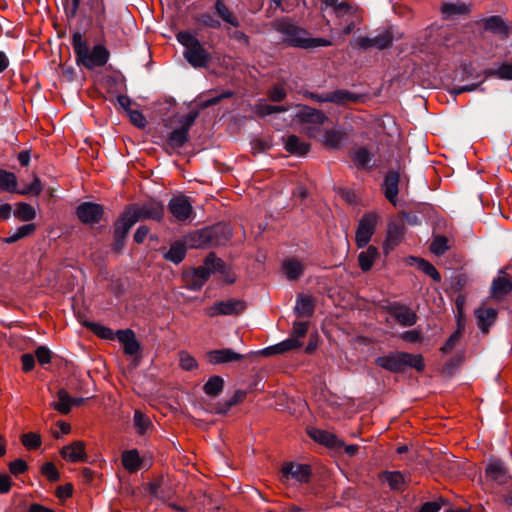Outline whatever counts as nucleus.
Segmentation results:
<instances>
[{
    "label": "nucleus",
    "mask_w": 512,
    "mask_h": 512,
    "mask_svg": "<svg viewBox=\"0 0 512 512\" xmlns=\"http://www.w3.org/2000/svg\"><path fill=\"white\" fill-rule=\"evenodd\" d=\"M0 190L17 193V178L14 173L0 169Z\"/></svg>",
    "instance_id": "47"
},
{
    "label": "nucleus",
    "mask_w": 512,
    "mask_h": 512,
    "mask_svg": "<svg viewBox=\"0 0 512 512\" xmlns=\"http://www.w3.org/2000/svg\"><path fill=\"white\" fill-rule=\"evenodd\" d=\"M406 232V227L403 222L392 221L388 224L387 238L384 244V251L389 252L397 246L403 239Z\"/></svg>",
    "instance_id": "25"
},
{
    "label": "nucleus",
    "mask_w": 512,
    "mask_h": 512,
    "mask_svg": "<svg viewBox=\"0 0 512 512\" xmlns=\"http://www.w3.org/2000/svg\"><path fill=\"white\" fill-rule=\"evenodd\" d=\"M61 456L69 462H86L85 443L83 441H74L70 445L64 446L60 450Z\"/></svg>",
    "instance_id": "28"
},
{
    "label": "nucleus",
    "mask_w": 512,
    "mask_h": 512,
    "mask_svg": "<svg viewBox=\"0 0 512 512\" xmlns=\"http://www.w3.org/2000/svg\"><path fill=\"white\" fill-rule=\"evenodd\" d=\"M163 484H164V476L160 475L154 481H151L147 484V489H148L150 496H152L154 498H159L163 502H166L167 497H166L164 491L160 490V488L163 486Z\"/></svg>",
    "instance_id": "56"
},
{
    "label": "nucleus",
    "mask_w": 512,
    "mask_h": 512,
    "mask_svg": "<svg viewBox=\"0 0 512 512\" xmlns=\"http://www.w3.org/2000/svg\"><path fill=\"white\" fill-rule=\"evenodd\" d=\"M379 256L378 248L370 245L368 248L358 255V264L360 269L363 272H368L371 270L374 261Z\"/></svg>",
    "instance_id": "39"
},
{
    "label": "nucleus",
    "mask_w": 512,
    "mask_h": 512,
    "mask_svg": "<svg viewBox=\"0 0 512 512\" xmlns=\"http://www.w3.org/2000/svg\"><path fill=\"white\" fill-rule=\"evenodd\" d=\"M303 346V342H296L294 339L287 338L284 341L275 345L266 347L257 353L263 356H271L276 354H284L288 351H292Z\"/></svg>",
    "instance_id": "32"
},
{
    "label": "nucleus",
    "mask_w": 512,
    "mask_h": 512,
    "mask_svg": "<svg viewBox=\"0 0 512 512\" xmlns=\"http://www.w3.org/2000/svg\"><path fill=\"white\" fill-rule=\"evenodd\" d=\"M208 247L225 245L232 237V229L228 223L218 222L205 227Z\"/></svg>",
    "instance_id": "14"
},
{
    "label": "nucleus",
    "mask_w": 512,
    "mask_h": 512,
    "mask_svg": "<svg viewBox=\"0 0 512 512\" xmlns=\"http://www.w3.org/2000/svg\"><path fill=\"white\" fill-rule=\"evenodd\" d=\"M307 434L314 441H316L328 448H331V449L338 450V449L342 448V446H344V442L342 440L338 439V437L335 434L330 433L325 430H322V429H318L315 427H309L307 429Z\"/></svg>",
    "instance_id": "20"
},
{
    "label": "nucleus",
    "mask_w": 512,
    "mask_h": 512,
    "mask_svg": "<svg viewBox=\"0 0 512 512\" xmlns=\"http://www.w3.org/2000/svg\"><path fill=\"white\" fill-rule=\"evenodd\" d=\"M206 264L212 266V273H220L224 277V282L233 284L236 281L234 274L221 258H218L215 253L211 252L206 256Z\"/></svg>",
    "instance_id": "27"
},
{
    "label": "nucleus",
    "mask_w": 512,
    "mask_h": 512,
    "mask_svg": "<svg viewBox=\"0 0 512 512\" xmlns=\"http://www.w3.org/2000/svg\"><path fill=\"white\" fill-rule=\"evenodd\" d=\"M378 222V216L375 213H366L359 220L356 230L355 241L358 248H365L370 242Z\"/></svg>",
    "instance_id": "10"
},
{
    "label": "nucleus",
    "mask_w": 512,
    "mask_h": 512,
    "mask_svg": "<svg viewBox=\"0 0 512 512\" xmlns=\"http://www.w3.org/2000/svg\"><path fill=\"white\" fill-rule=\"evenodd\" d=\"M314 307V301L310 296L300 294L297 296L294 311L298 317H311Z\"/></svg>",
    "instance_id": "38"
},
{
    "label": "nucleus",
    "mask_w": 512,
    "mask_h": 512,
    "mask_svg": "<svg viewBox=\"0 0 512 512\" xmlns=\"http://www.w3.org/2000/svg\"><path fill=\"white\" fill-rule=\"evenodd\" d=\"M450 249L448 239L444 235H435L430 245V250L436 256L444 255Z\"/></svg>",
    "instance_id": "55"
},
{
    "label": "nucleus",
    "mask_w": 512,
    "mask_h": 512,
    "mask_svg": "<svg viewBox=\"0 0 512 512\" xmlns=\"http://www.w3.org/2000/svg\"><path fill=\"white\" fill-rule=\"evenodd\" d=\"M14 216L22 221H31L36 217V211L30 204L20 202L14 210Z\"/></svg>",
    "instance_id": "54"
},
{
    "label": "nucleus",
    "mask_w": 512,
    "mask_h": 512,
    "mask_svg": "<svg viewBox=\"0 0 512 512\" xmlns=\"http://www.w3.org/2000/svg\"><path fill=\"white\" fill-rule=\"evenodd\" d=\"M75 213L81 223L93 226L100 223L105 211L103 205L86 201L76 207Z\"/></svg>",
    "instance_id": "12"
},
{
    "label": "nucleus",
    "mask_w": 512,
    "mask_h": 512,
    "mask_svg": "<svg viewBox=\"0 0 512 512\" xmlns=\"http://www.w3.org/2000/svg\"><path fill=\"white\" fill-rule=\"evenodd\" d=\"M413 208L426 223H432L437 218L436 209L429 203H418Z\"/></svg>",
    "instance_id": "52"
},
{
    "label": "nucleus",
    "mask_w": 512,
    "mask_h": 512,
    "mask_svg": "<svg viewBox=\"0 0 512 512\" xmlns=\"http://www.w3.org/2000/svg\"><path fill=\"white\" fill-rule=\"evenodd\" d=\"M288 111V107L284 105H270L264 100H260L255 105V112L261 117L269 116L275 113H285Z\"/></svg>",
    "instance_id": "48"
},
{
    "label": "nucleus",
    "mask_w": 512,
    "mask_h": 512,
    "mask_svg": "<svg viewBox=\"0 0 512 512\" xmlns=\"http://www.w3.org/2000/svg\"><path fill=\"white\" fill-rule=\"evenodd\" d=\"M206 233L205 228L193 231L183 238V243L185 244L187 250L188 249H198V248H206L208 247V243L206 241Z\"/></svg>",
    "instance_id": "37"
},
{
    "label": "nucleus",
    "mask_w": 512,
    "mask_h": 512,
    "mask_svg": "<svg viewBox=\"0 0 512 512\" xmlns=\"http://www.w3.org/2000/svg\"><path fill=\"white\" fill-rule=\"evenodd\" d=\"M71 44L75 54V61L79 67L94 70L105 66L110 58V51L102 43L95 44L92 48L80 31L72 34Z\"/></svg>",
    "instance_id": "1"
},
{
    "label": "nucleus",
    "mask_w": 512,
    "mask_h": 512,
    "mask_svg": "<svg viewBox=\"0 0 512 512\" xmlns=\"http://www.w3.org/2000/svg\"><path fill=\"white\" fill-rule=\"evenodd\" d=\"M382 476L392 490L400 491L402 489L404 476L400 471H384Z\"/></svg>",
    "instance_id": "53"
},
{
    "label": "nucleus",
    "mask_w": 512,
    "mask_h": 512,
    "mask_svg": "<svg viewBox=\"0 0 512 512\" xmlns=\"http://www.w3.org/2000/svg\"><path fill=\"white\" fill-rule=\"evenodd\" d=\"M187 248L182 240H177L170 245V248L163 254L165 260L173 264H180L186 257Z\"/></svg>",
    "instance_id": "34"
},
{
    "label": "nucleus",
    "mask_w": 512,
    "mask_h": 512,
    "mask_svg": "<svg viewBox=\"0 0 512 512\" xmlns=\"http://www.w3.org/2000/svg\"><path fill=\"white\" fill-rule=\"evenodd\" d=\"M167 209L177 222L185 223L194 218L192 200L186 195H175L170 198Z\"/></svg>",
    "instance_id": "7"
},
{
    "label": "nucleus",
    "mask_w": 512,
    "mask_h": 512,
    "mask_svg": "<svg viewBox=\"0 0 512 512\" xmlns=\"http://www.w3.org/2000/svg\"><path fill=\"white\" fill-rule=\"evenodd\" d=\"M247 392L245 390H236L235 393L226 401L218 402L214 411L216 414L225 415L235 405L241 403L246 398Z\"/></svg>",
    "instance_id": "36"
},
{
    "label": "nucleus",
    "mask_w": 512,
    "mask_h": 512,
    "mask_svg": "<svg viewBox=\"0 0 512 512\" xmlns=\"http://www.w3.org/2000/svg\"><path fill=\"white\" fill-rule=\"evenodd\" d=\"M474 316L477 320L478 328L483 334H487L498 317V311L495 308L482 305L475 309Z\"/></svg>",
    "instance_id": "21"
},
{
    "label": "nucleus",
    "mask_w": 512,
    "mask_h": 512,
    "mask_svg": "<svg viewBox=\"0 0 512 512\" xmlns=\"http://www.w3.org/2000/svg\"><path fill=\"white\" fill-rule=\"evenodd\" d=\"M85 4L90 12L89 19L103 32L107 20L104 0H87Z\"/></svg>",
    "instance_id": "23"
},
{
    "label": "nucleus",
    "mask_w": 512,
    "mask_h": 512,
    "mask_svg": "<svg viewBox=\"0 0 512 512\" xmlns=\"http://www.w3.org/2000/svg\"><path fill=\"white\" fill-rule=\"evenodd\" d=\"M282 269L286 277L291 281L298 280L304 273V266L294 258L285 260L282 264Z\"/></svg>",
    "instance_id": "42"
},
{
    "label": "nucleus",
    "mask_w": 512,
    "mask_h": 512,
    "mask_svg": "<svg viewBox=\"0 0 512 512\" xmlns=\"http://www.w3.org/2000/svg\"><path fill=\"white\" fill-rule=\"evenodd\" d=\"M374 363L390 372L403 373L407 368H414L418 372L425 369L424 358L421 354H412L403 351H391L386 355L379 356Z\"/></svg>",
    "instance_id": "3"
},
{
    "label": "nucleus",
    "mask_w": 512,
    "mask_h": 512,
    "mask_svg": "<svg viewBox=\"0 0 512 512\" xmlns=\"http://www.w3.org/2000/svg\"><path fill=\"white\" fill-rule=\"evenodd\" d=\"M312 476L311 466L308 464H300L287 462L281 469V480L288 481L290 478L295 479L299 483H308Z\"/></svg>",
    "instance_id": "15"
},
{
    "label": "nucleus",
    "mask_w": 512,
    "mask_h": 512,
    "mask_svg": "<svg viewBox=\"0 0 512 512\" xmlns=\"http://www.w3.org/2000/svg\"><path fill=\"white\" fill-rule=\"evenodd\" d=\"M117 340L123 345L124 353L130 356H136L141 351V345L136 335L131 329L118 330L116 332Z\"/></svg>",
    "instance_id": "22"
},
{
    "label": "nucleus",
    "mask_w": 512,
    "mask_h": 512,
    "mask_svg": "<svg viewBox=\"0 0 512 512\" xmlns=\"http://www.w3.org/2000/svg\"><path fill=\"white\" fill-rule=\"evenodd\" d=\"M400 180V173L396 170L390 169L384 176V180L381 186L385 198L393 206H397L398 203Z\"/></svg>",
    "instance_id": "16"
},
{
    "label": "nucleus",
    "mask_w": 512,
    "mask_h": 512,
    "mask_svg": "<svg viewBox=\"0 0 512 512\" xmlns=\"http://www.w3.org/2000/svg\"><path fill=\"white\" fill-rule=\"evenodd\" d=\"M57 401H54L51 406L61 414H68L71 411V396L64 389L60 388L56 394Z\"/></svg>",
    "instance_id": "44"
},
{
    "label": "nucleus",
    "mask_w": 512,
    "mask_h": 512,
    "mask_svg": "<svg viewBox=\"0 0 512 512\" xmlns=\"http://www.w3.org/2000/svg\"><path fill=\"white\" fill-rule=\"evenodd\" d=\"M176 39L185 47L184 58L193 68H207L209 66L212 56L197 38V32L179 31L176 34Z\"/></svg>",
    "instance_id": "4"
},
{
    "label": "nucleus",
    "mask_w": 512,
    "mask_h": 512,
    "mask_svg": "<svg viewBox=\"0 0 512 512\" xmlns=\"http://www.w3.org/2000/svg\"><path fill=\"white\" fill-rule=\"evenodd\" d=\"M195 21L198 25L213 29H219L221 23L219 20L214 18L210 13H202L195 17Z\"/></svg>",
    "instance_id": "59"
},
{
    "label": "nucleus",
    "mask_w": 512,
    "mask_h": 512,
    "mask_svg": "<svg viewBox=\"0 0 512 512\" xmlns=\"http://www.w3.org/2000/svg\"><path fill=\"white\" fill-rule=\"evenodd\" d=\"M134 426L140 436L145 435L153 427L151 420L140 410H135L133 416Z\"/></svg>",
    "instance_id": "50"
},
{
    "label": "nucleus",
    "mask_w": 512,
    "mask_h": 512,
    "mask_svg": "<svg viewBox=\"0 0 512 512\" xmlns=\"http://www.w3.org/2000/svg\"><path fill=\"white\" fill-rule=\"evenodd\" d=\"M21 442L29 450H36L42 444L40 434L34 432H28L23 434L21 436Z\"/></svg>",
    "instance_id": "58"
},
{
    "label": "nucleus",
    "mask_w": 512,
    "mask_h": 512,
    "mask_svg": "<svg viewBox=\"0 0 512 512\" xmlns=\"http://www.w3.org/2000/svg\"><path fill=\"white\" fill-rule=\"evenodd\" d=\"M417 266L422 272L430 276L435 282L441 281V275L438 270L429 261L419 258L417 259Z\"/></svg>",
    "instance_id": "57"
},
{
    "label": "nucleus",
    "mask_w": 512,
    "mask_h": 512,
    "mask_svg": "<svg viewBox=\"0 0 512 512\" xmlns=\"http://www.w3.org/2000/svg\"><path fill=\"white\" fill-rule=\"evenodd\" d=\"M212 274V266L206 264V258L202 266L190 268L182 274L185 287L190 291H199L209 280Z\"/></svg>",
    "instance_id": "8"
},
{
    "label": "nucleus",
    "mask_w": 512,
    "mask_h": 512,
    "mask_svg": "<svg viewBox=\"0 0 512 512\" xmlns=\"http://www.w3.org/2000/svg\"><path fill=\"white\" fill-rule=\"evenodd\" d=\"M395 39L392 28H387L376 36L358 37L355 39L356 46L361 50H368L370 48H377L384 50L392 46Z\"/></svg>",
    "instance_id": "9"
},
{
    "label": "nucleus",
    "mask_w": 512,
    "mask_h": 512,
    "mask_svg": "<svg viewBox=\"0 0 512 512\" xmlns=\"http://www.w3.org/2000/svg\"><path fill=\"white\" fill-rule=\"evenodd\" d=\"M478 25L486 32H490L499 36L501 39H506L509 36L510 28L506 21L499 15H492L481 19Z\"/></svg>",
    "instance_id": "17"
},
{
    "label": "nucleus",
    "mask_w": 512,
    "mask_h": 512,
    "mask_svg": "<svg viewBox=\"0 0 512 512\" xmlns=\"http://www.w3.org/2000/svg\"><path fill=\"white\" fill-rule=\"evenodd\" d=\"M189 140L190 135L188 132L180 128H176L169 133L167 145L172 149H179L182 148Z\"/></svg>",
    "instance_id": "45"
},
{
    "label": "nucleus",
    "mask_w": 512,
    "mask_h": 512,
    "mask_svg": "<svg viewBox=\"0 0 512 512\" xmlns=\"http://www.w3.org/2000/svg\"><path fill=\"white\" fill-rule=\"evenodd\" d=\"M512 292V279L503 275L495 277L491 283L490 294L492 298L502 299Z\"/></svg>",
    "instance_id": "30"
},
{
    "label": "nucleus",
    "mask_w": 512,
    "mask_h": 512,
    "mask_svg": "<svg viewBox=\"0 0 512 512\" xmlns=\"http://www.w3.org/2000/svg\"><path fill=\"white\" fill-rule=\"evenodd\" d=\"M347 139L345 132L341 130H325L323 135V143L327 148L340 149L343 147Z\"/></svg>",
    "instance_id": "35"
},
{
    "label": "nucleus",
    "mask_w": 512,
    "mask_h": 512,
    "mask_svg": "<svg viewBox=\"0 0 512 512\" xmlns=\"http://www.w3.org/2000/svg\"><path fill=\"white\" fill-rule=\"evenodd\" d=\"M274 29L280 33L282 42L288 47L300 49H314L328 47L332 42L325 38H313L311 33L288 19H280L274 23Z\"/></svg>",
    "instance_id": "2"
},
{
    "label": "nucleus",
    "mask_w": 512,
    "mask_h": 512,
    "mask_svg": "<svg viewBox=\"0 0 512 512\" xmlns=\"http://www.w3.org/2000/svg\"><path fill=\"white\" fill-rule=\"evenodd\" d=\"M41 473L50 481L57 482L60 480V473L52 462H46L41 467Z\"/></svg>",
    "instance_id": "64"
},
{
    "label": "nucleus",
    "mask_w": 512,
    "mask_h": 512,
    "mask_svg": "<svg viewBox=\"0 0 512 512\" xmlns=\"http://www.w3.org/2000/svg\"><path fill=\"white\" fill-rule=\"evenodd\" d=\"M247 308L245 301L235 298L216 301L212 306V316L239 315Z\"/></svg>",
    "instance_id": "18"
},
{
    "label": "nucleus",
    "mask_w": 512,
    "mask_h": 512,
    "mask_svg": "<svg viewBox=\"0 0 512 512\" xmlns=\"http://www.w3.org/2000/svg\"><path fill=\"white\" fill-rule=\"evenodd\" d=\"M207 358L211 364L219 365L234 361H241L245 358V356L235 352L231 348H223L209 351L207 353Z\"/></svg>",
    "instance_id": "24"
},
{
    "label": "nucleus",
    "mask_w": 512,
    "mask_h": 512,
    "mask_svg": "<svg viewBox=\"0 0 512 512\" xmlns=\"http://www.w3.org/2000/svg\"><path fill=\"white\" fill-rule=\"evenodd\" d=\"M224 385L225 381L221 376L213 375L203 385V391L207 396L216 398L223 392Z\"/></svg>",
    "instance_id": "41"
},
{
    "label": "nucleus",
    "mask_w": 512,
    "mask_h": 512,
    "mask_svg": "<svg viewBox=\"0 0 512 512\" xmlns=\"http://www.w3.org/2000/svg\"><path fill=\"white\" fill-rule=\"evenodd\" d=\"M383 309L404 327L413 326L418 320L417 314L400 302H389Z\"/></svg>",
    "instance_id": "13"
},
{
    "label": "nucleus",
    "mask_w": 512,
    "mask_h": 512,
    "mask_svg": "<svg viewBox=\"0 0 512 512\" xmlns=\"http://www.w3.org/2000/svg\"><path fill=\"white\" fill-rule=\"evenodd\" d=\"M350 157L358 170L370 171L374 168V155L366 146H361L350 153Z\"/></svg>",
    "instance_id": "26"
},
{
    "label": "nucleus",
    "mask_w": 512,
    "mask_h": 512,
    "mask_svg": "<svg viewBox=\"0 0 512 512\" xmlns=\"http://www.w3.org/2000/svg\"><path fill=\"white\" fill-rule=\"evenodd\" d=\"M83 325L102 339L113 340L116 338V333H114L112 329L99 323L85 321Z\"/></svg>",
    "instance_id": "49"
},
{
    "label": "nucleus",
    "mask_w": 512,
    "mask_h": 512,
    "mask_svg": "<svg viewBox=\"0 0 512 512\" xmlns=\"http://www.w3.org/2000/svg\"><path fill=\"white\" fill-rule=\"evenodd\" d=\"M123 467L129 473H136L143 468L145 457H141L136 448L125 450L121 455Z\"/></svg>",
    "instance_id": "29"
},
{
    "label": "nucleus",
    "mask_w": 512,
    "mask_h": 512,
    "mask_svg": "<svg viewBox=\"0 0 512 512\" xmlns=\"http://www.w3.org/2000/svg\"><path fill=\"white\" fill-rule=\"evenodd\" d=\"M485 477L497 485H505L512 478L508 467L501 459L491 456L485 467Z\"/></svg>",
    "instance_id": "11"
},
{
    "label": "nucleus",
    "mask_w": 512,
    "mask_h": 512,
    "mask_svg": "<svg viewBox=\"0 0 512 512\" xmlns=\"http://www.w3.org/2000/svg\"><path fill=\"white\" fill-rule=\"evenodd\" d=\"M284 148L292 155L303 157L310 151L311 144L302 141L299 136L292 134L285 139Z\"/></svg>",
    "instance_id": "33"
},
{
    "label": "nucleus",
    "mask_w": 512,
    "mask_h": 512,
    "mask_svg": "<svg viewBox=\"0 0 512 512\" xmlns=\"http://www.w3.org/2000/svg\"><path fill=\"white\" fill-rule=\"evenodd\" d=\"M307 333L308 322L295 321L289 338L294 339L296 342H302L301 339L304 338Z\"/></svg>",
    "instance_id": "60"
},
{
    "label": "nucleus",
    "mask_w": 512,
    "mask_h": 512,
    "mask_svg": "<svg viewBox=\"0 0 512 512\" xmlns=\"http://www.w3.org/2000/svg\"><path fill=\"white\" fill-rule=\"evenodd\" d=\"M125 211L130 212V216L140 220H154L160 222L165 214V206L161 201L156 199H149L142 204H129L124 208Z\"/></svg>",
    "instance_id": "6"
},
{
    "label": "nucleus",
    "mask_w": 512,
    "mask_h": 512,
    "mask_svg": "<svg viewBox=\"0 0 512 512\" xmlns=\"http://www.w3.org/2000/svg\"><path fill=\"white\" fill-rule=\"evenodd\" d=\"M36 231V225L34 223H28L21 227H19L14 233L10 234V236L2 239L3 243L13 244L27 236L32 235Z\"/></svg>",
    "instance_id": "46"
},
{
    "label": "nucleus",
    "mask_w": 512,
    "mask_h": 512,
    "mask_svg": "<svg viewBox=\"0 0 512 512\" xmlns=\"http://www.w3.org/2000/svg\"><path fill=\"white\" fill-rule=\"evenodd\" d=\"M267 96L272 102L279 103L286 98L287 91L283 84L276 83L268 90Z\"/></svg>",
    "instance_id": "61"
},
{
    "label": "nucleus",
    "mask_w": 512,
    "mask_h": 512,
    "mask_svg": "<svg viewBox=\"0 0 512 512\" xmlns=\"http://www.w3.org/2000/svg\"><path fill=\"white\" fill-rule=\"evenodd\" d=\"M353 12V6L348 2H339L338 0H335V5L330 13L334 14L337 18H343Z\"/></svg>",
    "instance_id": "63"
},
{
    "label": "nucleus",
    "mask_w": 512,
    "mask_h": 512,
    "mask_svg": "<svg viewBox=\"0 0 512 512\" xmlns=\"http://www.w3.org/2000/svg\"><path fill=\"white\" fill-rule=\"evenodd\" d=\"M329 103L336 105H346L347 103L363 102L364 96L345 89H338L329 92Z\"/></svg>",
    "instance_id": "31"
},
{
    "label": "nucleus",
    "mask_w": 512,
    "mask_h": 512,
    "mask_svg": "<svg viewBox=\"0 0 512 512\" xmlns=\"http://www.w3.org/2000/svg\"><path fill=\"white\" fill-rule=\"evenodd\" d=\"M297 107L296 118L301 123L323 125L328 120L327 115L322 110L304 104H299Z\"/></svg>",
    "instance_id": "19"
},
{
    "label": "nucleus",
    "mask_w": 512,
    "mask_h": 512,
    "mask_svg": "<svg viewBox=\"0 0 512 512\" xmlns=\"http://www.w3.org/2000/svg\"><path fill=\"white\" fill-rule=\"evenodd\" d=\"M486 78H497L500 80H512V64L503 62L498 68H487L483 71Z\"/></svg>",
    "instance_id": "43"
},
{
    "label": "nucleus",
    "mask_w": 512,
    "mask_h": 512,
    "mask_svg": "<svg viewBox=\"0 0 512 512\" xmlns=\"http://www.w3.org/2000/svg\"><path fill=\"white\" fill-rule=\"evenodd\" d=\"M136 223L137 218L130 216L129 211L123 210L119 214L111 228L112 242L110 249L113 254L120 255L123 253L130 230Z\"/></svg>",
    "instance_id": "5"
},
{
    "label": "nucleus",
    "mask_w": 512,
    "mask_h": 512,
    "mask_svg": "<svg viewBox=\"0 0 512 512\" xmlns=\"http://www.w3.org/2000/svg\"><path fill=\"white\" fill-rule=\"evenodd\" d=\"M214 9L216 14L227 24L238 28L240 26V20L238 17L228 8V6L222 0H216Z\"/></svg>",
    "instance_id": "40"
},
{
    "label": "nucleus",
    "mask_w": 512,
    "mask_h": 512,
    "mask_svg": "<svg viewBox=\"0 0 512 512\" xmlns=\"http://www.w3.org/2000/svg\"><path fill=\"white\" fill-rule=\"evenodd\" d=\"M469 12V7L465 3H444L441 7V13L444 18H450L456 15H464Z\"/></svg>",
    "instance_id": "51"
},
{
    "label": "nucleus",
    "mask_w": 512,
    "mask_h": 512,
    "mask_svg": "<svg viewBox=\"0 0 512 512\" xmlns=\"http://www.w3.org/2000/svg\"><path fill=\"white\" fill-rule=\"evenodd\" d=\"M41 192H42L41 180L39 179L38 176H34L32 183L25 185L24 188H22V189H19L17 191V194L38 196V195H40Z\"/></svg>",
    "instance_id": "62"
}]
</instances>
